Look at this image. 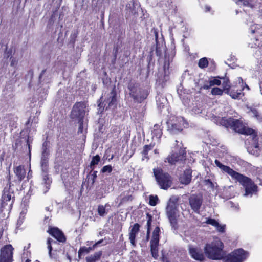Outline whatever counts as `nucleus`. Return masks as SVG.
<instances>
[{"instance_id":"f257e3e1","label":"nucleus","mask_w":262,"mask_h":262,"mask_svg":"<svg viewBox=\"0 0 262 262\" xmlns=\"http://www.w3.org/2000/svg\"><path fill=\"white\" fill-rule=\"evenodd\" d=\"M222 123L226 127H231L236 132L249 135L246 141L249 153L255 156L262 154V138L258 137L253 129L246 126L241 120L232 118L223 119Z\"/></svg>"},{"instance_id":"f03ea898","label":"nucleus","mask_w":262,"mask_h":262,"mask_svg":"<svg viewBox=\"0 0 262 262\" xmlns=\"http://www.w3.org/2000/svg\"><path fill=\"white\" fill-rule=\"evenodd\" d=\"M215 164L223 172H225L238 181L244 188L245 196L251 197L257 192V186L251 179L234 171L229 166L222 164L219 160H215Z\"/></svg>"},{"instance_id":"7ed1b4c3","label":"nucleus","mask_w":262,"mask_h":262,"mask_svg":"<svg viewBox=\"0 0 262 262\" xmlns=\"http://www.w3.org/2000/svg\"><path fill=\"white\" fill-rule=\"evenodd\" d=\"M224 245L217 237L213 239L211 243L207 244L204 248L206 256L212 260H219L224 258Z\"/></svg>"},{"instance_id":"20e7f679","label":"nucleus","mask_w":262,"mask_h":262,"mask_svg":"<svg viewBox=\"0 0 262 262\" xmlns=\"http://www.w3.org/2000/svg\"><path fill=\"white\" fill-rule=\"evenodd\" d=\"M167 123L168 129L172 134H177L188 126L187 121L181 116H171Z\"/></svg>"},{"instance_id":"39448f33","label":"nucleus","mask_w":262,"mask_h":262,"mask_svg":"<svg viewBox=\"0 0 262 262\" xmlns=\"http://www.w3.org/2000/svg\"><path fill=\"white\" fill-rule=\"evenodd\" d=\"M237 81L238 85L237 86L239 87L241 89L239 91L237 90L236 92L234 89H232L231 91L229 90L230 85L228 80L224 79L222 83L223 89L227 90V93L233 99L241 98L244 95L242 93V91H243L245 89H246L247 90H249V86L246 84L243 83V80L241 77L238 78Z\"/></svg>"},{"instance_id":"423d86ee","label":"nucleus","mask_w":262,"mask_h":262,"mask_svg":"<svg viewBox=\"0 0 262 262\" xmlns=\"http://www.w3.org/2000/svg\"><path fill=\"white\" fill-rule=\"evenodd\" d=\"M154 173L157 182L160 187L167 189L171 185V178L167 173H164L162 170L157 168L154 169Z\"/></svg>"},{"instance_id":"0eeeda50","label":"nucleus","mask_w":262,"mask_h":262,"mask_svg":"<svg viewBox=\"0 0 262 262\" xmlns=\"http://www.w3.org/2000/svg\"><path fill=\"white\" fill-rule=\"evenodd\" d=\"M248 256V252L242 249H238L224 257L223 262H244Z\"/></svg>"},{"instance_id":"6e6552de","label":"nucleus","mask_w":262,"mask_h":262,"mask_svg":"<svg viewBox=\"0 0 262 262\" xmlns=\"http://www.w3.org/2000/svg\"><path fill=\"white\" fill-rule=\"evenodd\" d=\"M86 104L84 102H78L74 105L72 111L71 115L73 118H77L79 120L80 126L79 131L82 133V119L86 113Z\"/></svg>"},{"instance_id":"1a4fd4ad","label":"nucleus","mask_w":262,"mask_h":262,"mask_svg":"<svg viewBox=\"0 0 262 262\" xmlns=\"http://www.w3.org/2000/svg\"><path fill=\"white\" fill-rule=\"evenodd\" d=\"M166 212L172 227L174 229L177 228L178 211L175 204L172 202H169L166 207Z\"/></svg>"},{"instance_id":"9d476101","label":"nucleus","mask_w":262,"mask_h":262,"mask_svg":"<svg viewBox=\"0 0 262 262\" xmlns=\"http://www.w3.org/2000/svg\"><path fill=\"white\" fill-rule=\"evenodd\" d=\"M160 228L156 227L154 229L151 239L150 241V250L152 256L155 258H157L158 256V245L159 242V232Z\"/></svg>"},{"instance_id":"9b49d317","label":"nucleus","mask_w":262,"mask_h":262,"mask_svg":"<svg viewBox=\"0 0 262 262\" xmlns=\"http://www.w3.org/2000/svg\"><path fill=\"white\" fill-rule=\"evenodd\" d=\"M13 248L11 245H8L1 249L0 262L13 261Z\"/></svg>"},{"instance_id":"f8f14e48","label":"nucleus","mask_w":262,"mask_h":262,"mask_svg":"<svg viewBox=\"0 0 262 262\" xmlns=\"http://www.w3.org/2000/svg\"><path fill=\"white\" fill-rule=\"evenodd\" d=\"M202 196L200 195L192 194L189 199V205L191 209L198 212L202 204Z\"/></svg>"},{"instance_id":"ddd939ff","label":"nucleus","mask_w":262,"mask_h":262,"mask_svg":"<svg viewBox=\"0 0 262 262\" xmlns=\"http://www.w3.org/2000/svg\"><path fill=\"white\" fill-rule=\"evenodd\" d=\"M50 234L60 242H64L66 238L62 232L57 228H50L48 231Z\"/></svg>"},{"instance_id":"4468645a","label":"nucleus","mask_w":262,"mask_h":262,"mask_svg":"<svg viewBox=\"0 0 262 262\" xmlns=\"http://www.w3.org/2000/svg\"><path fill=\"white\" fill-rule=\"evenodd\" d=\"M192 171L190 169H186L179 177V181L182 184L188 185L190 183L192 178Z\"/></svg>"},{"instance_id":"2eb2a0df","label":"nucleus","mask_w":262,"mask_h":262,"mask_svg":"<svg viewBox=\"0 0 262 262\" xmlns=\"http://www.w3.org/2000/svg\"><path fill=\"white\" fill-rule=\"evenodd\" d=\"M189 253L191 256L195 260L203 261L204 259V256L201 250L196 247H190Z\"/></svg>"},{"instance_id":"dca6fc26","label":"nucleus","mask_w":262,"mask_h":262,"mask_svg":"<svg viewBox=\"0 0 262 262\" xmlns=\"http://www.w3.org/2000/svg\"><path fill=\"white\" fill-rule=\"evenodd\" d=\"M206 223L215 227L216 230L219 232L224 233L225 231V225L220 224L215 219L208 218Z\"/></svg>"},{"instance_id":"f3484780","label":"nucleus","mask_w":262,"mask_h":262,"mask_svg":"<svg viewBox=\"0 0 262 262\" xmlns=\"http://www.w3.org/2000/svg\"><path fill=\"white\" fill-rule=\"evenodd\" d=\"M128 89H129L130 92L129 94L130 95L136 100L137 101L141 102L144 99H145L147 97V94L145 93L144 94V95L142 96H140L138 94H136V92L137 91V89L136 88L134 87L133 85H132L131 84H129L128 86Z\"/></svg>"},{"instance_id":"a211bd4d","label":"nucleus","mask_w":262,"mask_h":262,"mask_svg":"<svg viewBox=\"0 0 262 262\" xmlns=\"http://www.w3.org/2000/svg\"><path fill=\"white\" fill-rule=\"evenodd\" d=\"M185 156H184V154H172L171 155L169 156L167 159L168 163L171 164H174L177 162L179 161H182L184 159Z\"/></svg>"},{"instance_id":"6ab92c4d","label":"nucleus","mask_w":262,"mask_h":262,"mask_svg":"<svg viewBox=\"0 0 262 262\" xmlns=\"http://www.w3.org/2000/svg\"><path fill=\"white\" fill-rule=\"evenodd\" d=\"M151 134L152 139H155L158 141L162 135L161 125L160 124H155L152 128Z\"/></svg>"},{"instance_id":"aec40b11","label":"nucleus","mask_w":262,"mask_h":262,"mask_svg":"<svg viewBox=\"0 0 262 262\" xmlns=\"http://www.w3.org/2000/svg\"><path fill=\"white\" fill-rule=\"evenodd\" d=\"M221 84V81L220 79L216 78H213L205 83L202 88L204 89L207 90L214 85H220Z\"/></svg>"},{"instance_id":"412c9836","label":"nucleus","mask_w":262,"mask_h":262,"mask_svg":"<svg viewBox=\"0 0 262 262\" xmlns=\"http://www.w3.org/2000/svg\"><path fill=\"white\" fill-rule=\"evenodd\" d=\"M14 171L19 181H21L25 178L26 171L23 166H18L16 167L14 169Z\"/></svg>"},{"instance_id":"4be33fe9","label":"nucleus","mask_w":262,"mask_h":262,"mask_svg":"<svg viewBox=\"0 0 262 262\" xmlns=\"http://www.w3.org/2000/svg\"><path fill=\"white\" fill-rule=\"evenodd\" d=\"M108 103V107L115 106L116 102V94L113 89L110 94L109 98L106 101Z\"/></svg>"},{"instance_id":"5701e85b","label":"nucleus","mask_w":262,"mask_h":262,"mask_svg":"<svg viewBox=\"0 0 262 262\" xmlns=\"http://www.w3.org/2000/svg\"><path fill=\"white\" fill-rule=\"evenodd\" d=\"M156 99L158 107L160 109L163 108L165 105L167 103L166 99L161 95H158L156 97Z\"/></svg>"},{"instance_id":"b1692460","label":"nucleus","mask_w":262,"mask_h":262,"mask_svg":"<svg viewBox=\"0 0 262 262\" xmlns=\"http://www.w3.org/2000/svg\"><path fill=\"white\" fill-rule=\"evenodd\" d=\"M102 255V252L99 251L95 253L93 255H91L86 257V262H96L98 261Z\"/></svg>"},{"instance_id":"393cba45","label":"nucleus","mask_w":262,"mask_h":262,"mask_svg":"<svg viewBox=\"0 0 262 262\" xmlns=\"http://www.w3.org/2000/svg\"><path fill=\"white\" fill-rule=\"evenodd\" d=\"M110 207L108 204H106L105 205H100L98 207V213L100 216H104L107 213L108 208Z\"/></svg>"},{"instance_id":"a878e982","label":"nucleus","mask_w":262,"mask_h":262,"mask_svg":"<svg viewBox=\"0 0 262 262\" xmlns=\"http://www.w3.org/2000/svg\"><path fill=\"white\" fill-rule=\"evenodd\" d=\"M234 1L238 5H243L250 8H253L254 6L251 1L250 2L248 0H234Z\"/></svg>"},{"instance_id":"bb28decb","label":"nucleus","mask_w":262,"mask_h":262,"mask_svg":"<svg viewBox=\"0 0 262 262\" xmlns=\"http://www.w3.org/2000/svg\"><path fill=\"white\" fill-rule=\"evenodd\" d=\"M57 244V243L56 241L51 239V238H48L47 240V245H48V249L49 250V254L51 257H52L51 255V251L52 249V246L54 245Z\"/></svg>"},{"instance_id":"cd10ccee","label":"nucleus","mask_w":262,"mask_h":262,"mask_svg":"<svg viewBox=\"0 0 262 262\" xmlns=\"http://www.w3.org/2000/svg\"><path fill=\"white\" fill-rule=\"evenodd\" d=\"M208 65V61L207 58L203 57L199 60L198 66L201 69L206 68Z\"/></svg>"},{"instance_id":"c85d7f7f","label":"nucleus","mask_w":262,"mask_h":262,"mask_svg":"<svg viewBox=\"0 0 262 262\" xmlns=\"http://www.w3.org/2000/svg\"><path fill=\"white\" fill-rule=\"evenodd\" d=\"M152 147L151 145H145L144 147V149L142 151V160L148 159L147 157L148 151L151 150Z\"/></svg>"},{"instance_id":"c756f323","label":"nucleus","mask_w":262,"mask_h":262,"mask_svg":"<svg viewBox=\"0 0 262 262\" xmlns=\"http://www.w3.org/2000/svg\"><path fill=\"white\" fill-rule=\"evenodd\" d=\"M93 249V248L89 247H82L80 248L78 251V255L80 256V255L84 254H87L89 252H90Z\"/></svg>"},{"instance_id":"7c9ffc66","label":"nucleus","mask_w":262,"mask_h":262,"mask_svg":"<svg viewBox=\"0 0 262 262\" xmlns=\"http://www.w3.org/2000/svg\"><path fill=\"white\" fill-rule=\"evenodd\" d=\"M250 31L252 34H260L261 33V29H260V26L259 25H254L250 27Z\"/></svg>"},{"instance_id":"2f4dec72","label":"nucleus","mask_w":262,"mask_h":262,"mask_svg":"<svg viewBox=\"0 0 262 262\" xmlns=\"http://www.w3.org/2000/svg\"><path fill=\"white\" fill-rule=\"evenodd\" d=\"M100 157L98 155L93 157L90 164V167L92 169H93L94 166L95 165L98 164V162L100 161Z\"/></svg>"},{"instance_id":"473e14b6","label":"nucleus","mask_w":262,"mask_h":262,"mask_svg":"<svg viewBox=\"0 0 262 262\" xmlns=\"http://www.w3.org/2000/svg\"><path fill=\"white\" fill-rule=\"evenodd\" d=\"M140 226L138 224H135L132 227L129 233L134 235H137L139 230Z\"/></svg>"},{"instance_id":"72a5a7b5","label":"nucleus","mask_w":262,"mask_h":262,"mask_svg":"<svg viewBox=\"0 0 262 262\" xmlns=\"http://www.w3.org/2000/svg\"><path fill=\"white\" fill-rule=\"evenodd\" d=\"M223 90L219 88H213L211 90V94L213 95H222Z\"/></svg>"},{"instance_id":"f704fd0d","label":"nucleus","mask_w":262,"mask_h":262,"mask_svg":"<svg viewBox=\"0 0 262 262\" xmlns=\"http://www.w3.org/2000/svg\"><path fill=\"white\" fill-rule=\"evenodd\" d=\"M48 160H41V167L42 170L45 172H47L48 170Z\"/></svg>"},{"instance_id":"c9c22d12","label":"nucleus","mask_w":262,"mask_h":262,"mask_svg":"<svg viewBox=\"0 0 262 262\" xmlns=\"http://www.w3.org/2000/svg\"><path fill=\"white\" fill-rule=\"evenodd\" d=\"M147 234L148 236H149L150 233V227L151 226V216L149 215V214H147Z\"/></svg>"},{"instance_id":"e433bc0d","label":"nucleus","mask_w":262,"mask_h":262,"mask_svg":"<svg viewBox=\"0 0 262 262\" xmlns=\"http://www.w3.org/2000/svg\"><path fill=\"white\" fill-rule=\"evenodd\" d=\"M49 155V151L46 147L43 149V150L42 152L41 160H48Z\"/></svg>"},{"instance_id":"4c0bfd02","label":"nucleus","mask_w":262,"mask_h":262,"mask_svg":"<svg viewBox=\"0 0 262 262\" xmlns=\"http://www.w3.org/2000/svg\"><path fill=\"white\" fill-rule=\"evenodd\" d=\"M97 172L96 171H93L89 176V181H90L92 184H93L95 182V179L97 177Z\"/></svg>"},{"instance_id":"58836bf2","label":"nucleus","mask_w":262,"mask_h":262,"mask_svg":"<svg viewBox=\"0 0 262 262\" xmlns=\"http://www.w3.org/2000/svg\"><path fill=\"white\" fill-rule=\"evenodd\" d=\"M158 200V198L157 196H150L149 198V204L151 206H155L157 203V201Z\"/></svg>"},{"instance_id":"ea45409f","label":"nucleus","mask_w":262,"mask_h":262,"mask_svg":"<svg viewBox=\"0 0 262 262\" xmlns=\"http://www.w3.org/2000/svg\"><path fill=\"white\" fill-rule=\"evenodd\" d=\"M251 115L255 117L259 121L261 122V118L259 117L258 113L256 110H252L251 111Z\"/></svg>"},{"instance_id":"a19ab883","label":"nucleus","mask_w":262,"mask_h":262,"mask_svg":"<svg viewBox=\"0 0 262 262\" xmlns=\"http://www.w3.org/2000/svg\"><path fill=\"white\" fill-rule=\"evenodd\" d=\"M112 170V168L111 166L110 165L104 166L102 169V172H111Z\"/></svg>"},{"instance_id":"79ce46f5","label":"nucleus","mask_w":262,"mask_h":262,"mask_svg":"<svg viewBox=\"0 0 262 262\" xmlns=\"http://www.w3.org/2000/svg\"><path fill=\"white\" fill-rule=\"evenodd\" d=\"M136 236V235H134V234H132L130 233H129V238L131 244L134 246H135L136 245V243H135Z\"/></svg>"},{"instance_id":"37998d69","label":"nucleus","mask_w":262,"mask_h":262,"mask_svg":"<svg viewBox=\"0 0 262 262\" xmlns=\"http://www.w3.org/2000/svg\"><path fill=\"white\" fill-rule=\"evenodd\" d=\"M262 46V43H261L258 40V39L257 38H255V42L254 43V45H252L251 47H259Z\"/></svg>"},{"instance_id":"c03bdc74","label":"nucleus","mask_w":262,"mask_h":262,"mask_svg":"<svg viewBox=\"0 0 262 262\" xmlns=\"http://www.w3.org/2000/svg\"><path fill=\"white\" fill-rule=\"evenodd\" d=\"M169 67V62L165 61L164 67H163L164 72L165 74H166L167 71H168Z\"/></svg>"},{"instance_id":"a18cd8bd","label":"nucleus","mask_w":262,"mask_h":262,"mask_svg":"<svg viewBox=\"0 0 262 262\" xmlns=\"http://www.w3.org/2000/svg\"><path fill=\"white\" fill-rule=\"evenodd\" d=\"M192 111L193 113L195 114H200V113H202V110H200V109L199 108H198V107H195V108H193L192 110Z\"/></svg>"},{"instance_id":"49530a36","label":"nucleus","mask_w":262,"mask_h":262,"mask_svg":"<svg viewBox=\"0 0 262 262\" xmlns=\"http://www.w3.org/2000/svg\"><path fill=\"white\" fill-rule=\"evenodd\" d=\"M256 171L258 176L262 177V167H257Z\"/></svg>"},{"instance_id":"de8ad7c7","label":"nucleus","mask_w":262,"mask_h":262,"mask_svg":"<svg viewBox=\"0 0 262 262\" xmlns=\"http://www.w3.org/2000/svg\"><path fill=\"white\" fill-rule=\"evenodd\" d=\"M23 219H24V216H23V214L21 213L19 219L18 220V222H17V225H19V226H20L21 224H22V223L23 222Z\"/></svg>"},{"instance_id":"09e8293b","label":"nucleus","mask_w":262,"mask_h":262,"mask_svg":"<svg viewBox=\"0 0 262 262\" xmlns=\"http://www.w3.org/2000/svg\"><path fill=\"white\" fill-rule=\"evenodd\" d=\"M205 11L206 12H209L211 10V7L209 6H205Z\"/></svg>"},{"instance_id":"8fccbe9b","label":"nucleus","mask_w":262,"mask_h":262,"mask_svg":"<svg viewBox=\"0 0 262 262\" xmlns=\"http://www.w3.org/2000/svg\"><path fill=\"white\" fill-rule=\"evenodd\" d=\"M170 2H169V1H167L166 3H164V5H165L166 6H167V5H168L170 4ZM160 4L161 5H163V4H162V3H160ZM163 4H164V3H163Z\"/></svg>"},{"instance_id":"3c124183","label":"nucleus","mask_w":262,"mask_h":262,"mask_svg":"<svg viewBox=\"0 0 262 262\" xmlns=\"http://www.w3.org/2000/svg\"><path fill=\"white\" fill-rule=\"evenodd\" d=\"M15 64V61L14 59H12L11 62V65L13 66Z\"/></svg>"},{"instance_id":"603ef678","label":"nucleus","mask_w":262,"mask_h":262,"mask_svg":"<svg viewBox=\"0 0 262 262\" xmlns=\"http://www.w3.org/2000/svg\"><path fill=\"white\" fill-rule=\"evenodd\" d=\"M102 240H100V241H99L97 243H96V244L93 246V247H94L96 245H97V244H99L101 243H102Z\"/></svg>"},{"instance_id":"864d4df0","label":"nucleus","mask_w":262,"mask_h":262,"mask_svg":"<svg viewBox=\"0 0 262 262\" xmlns=\"http://www.w3.org/2000/svg\"><path fill=\"white\" fill-rule=\"evenodd\" d=\"M7 198H8V200L10 201L11 199V196L7 195Z\"/></svg>"},{"instance_id":"5fc2aeb1","label":"nucleus","mask_w":262,"mask_h":262,"mask_svg":"<svg viewBox=\"0 0 262 262\" xmlns=\"http://www.w3.org/2000/svg\"><path fill=\"white\" fill-rule=\"evenodd\" d=\"M103 97H104V96H102L101 97V98H100V100H101V101H103V99H104Z\"/></svg>"},{"instance_id":"6e6d98bb","label":"nucleus","mask_w":262,"mask_h":262,"mask_svg":"<svg viewBox=\"0 0 262 262\" xmlns=\"http://www.w3.org/2000/svg\"><path fill=\"white\" fill-rule=\"evenodd\" d=\"M154 152H155V154H158V150L157 149H155L154 150Z\"/></svg>"},{"instance_id":"4d7b16f0","label":"nucleus","mask_w":262,"mask_h":262,"mask_svg":"<svg viewBox=\"0 0 262 262\" xmlns=\"http://www.w3.org/2000/svg\"><path fill=\"white\" fill-rule=\"evenodd\" d=\"M155 37H156V38H157V37H158V33H157V32H155Z\"/></svg>"},{"instance_id":"13d9d810","label":"nucleus","mask_w":262,"mask_h":262,"mask_svg":"<svg viewBox=\"0 0 262 262\" xmlns=\"http://www.w3.org/2000/svg\"><path fill=\"white\" fill-rule=\"evenodd\" d=\"M25 262H31V260H29V259H27V260H26Z\"/></svg>"},{"instance_id":"bf43d9fd","label":"nucleus","mask_w":262,"mask_h":262,"mask_svg":"<svg viewBox=\"0 0 262 262\" xmlns=\"http://www.w3.org/2000/svg\"><path fill=\"white\" fill-rule=\"evenodd\" d=\"M167 79H168L167 76H165V80L166 81L167 80Z\"/></svg>"},{"instance_id":"052dcab7","label":"nucleus","mask_w":262,"mask_h":262,"mask_svg":"<svg viewBox=\"0 0 262 262\" xmlns=\"http://www.w3.org/2000/svg\"><path fill=\"white\" fill-rule=\"evenodd\" d=\"M46 178H47V179L48 180H49L48 177H47V176H45V177L44 178V179H45V180H46Z\"/></svg>"},{"instance_id":"680f3d73","label":"nucleus","mask_w":262,"mask_h":262,"mask_svg":"<svg viewBox=\"0 0 262 262\" xmlns=\"http://www.w3.org/2000/svg\"><path fill=\"white\" fill-rule=\"evenodd\" d=\"M113 158V156H112L111 158V159H112Z\"/></svg>"}]
</instances>
